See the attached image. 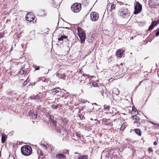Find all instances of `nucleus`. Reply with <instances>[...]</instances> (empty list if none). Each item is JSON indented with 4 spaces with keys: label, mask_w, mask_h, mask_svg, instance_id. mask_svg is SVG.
<instances>
[{
    "label": "nucleus",
    "mask_w": 159,
    "mask_h": 159,
    "mask_svg": "<svg viewBox=\"0 0 159 159\" xmlns=\"http://www.w3.org/2000/svg\"><path fill=\"white\" fill-rule=\"evenodd\" d=\"M148 151L149 152H152L153 151V150L152 149V148H148Z\"/></svg>",
    "instance_id": "28"
},
{
    "label": "nucleus",
    "mask_w": 159,
    "mask_h": 159,
    "mask_svg": "<svg viewBox=\"0 0 159 159\" xmlns=\"http://www.w3.org/2000/svg\"><path fill=\"white\" fill-rule=\"evenodd\" d=\"M123 53V51L122 50L119 49L116 52V55L118 57H121Z\"/></svg>",
    "instance_id": "8"
},
{
    "label": "nucleus",
    "mask_w": 159,
    "mask_h": 159,
    "mask_svg": "<svg viewBox=\"0 0 159 159\" xmlns=\"http://www.w3.org/2000/svg\"><path fill=\"white\" fill-rule=\"evenodd\" d=\"M153 144L155 145H156L157 144V143L156 141H154Z\"/></svg>",
    "instance_id": "38"
},
{
    "label": "nucleus",
    "mask_w": 159,
    "mask_h": 159,
    "mask_svg": "<svg viewBox=\"0 0 159 159\" xmlns=\"http://www.w3.org/2000/svg\"><path fill=\"white\" fill-rule=\"evenodd\" d=\"M126 126L125 123H123L121 126L120 129L121 130H123L125 128H126Z\"/></svg>",
    "instance_id": "22"
},
{
    "label": "nucleus",
    "mask_w": 159,
    "mask_h": 159,
    "mask_svg": "<svg viewBox=\"0 0 159 159\" xmlns=\"http://www.w3.org/2000/svg\"><path fill=\"white\" fill-rule=\"evenodd\" d=\"M39 151H40V152L41 155H42L41 153H42V151H41V150H39Z\"/></svg>",
    "instance_id": "41"
},
{
    "label": "nucleus",
    "mask_w": 159,
    "mask_h": 159,
    "mask_svg": "<svg viewBox=\"0 0 159 159\" xmlns=\"http://www.w3.org/2000/svg\"><path fill=\"white\" fill-rule=\"evenodd\" d=\"M38 97H39V96L38 95H37L35 97H32V98H33L34 99H36L38 98Z\"/></svg>",
    "instance_id": "29"
},
{
    "label": "nucleus",
    "mask_w": 159,
    "mask_h": 159,
    "mask_svg": "<svg viewBox=\"0 0 159 159\" xmlns=\"http://www.w3.org/2000/svg\"><path fill=\"white\" fill-rule=\"evenodd\" d=\"M34 66L35 68L36 67V68L35 69V70H39V68H40L39 66H37L36 65Z\"/></svg>",
    "instance_id": "27"
},
{
    "label": "nucleus",
    "mask_w": 159,
    "mask_h": 159,
    "mask_svg": "<svg viewBox=\"0 0 159 159\" xmlns=\"http://www.w3.org/2000/svg\"><path fill=\"white\" fill-rule=\"evenodd\" d=\"M56 76L57 77L59 76L60 78L64 80L65 79L66 77V75L64 74H60L59 73H57L56 74Z\"/></svg>",
    "instance_id": "10"
},
{
    "label": "nucleus",
    "mask_w": 159,
    "mask_h": 159,
    "mask_svg": "<svg viewBox=\"0 0 159 159\" xmlns=\"http://www.w3.org/2000/svg\"><path fill=\"white\" fill-rule=\"evenodd\" d=\"M28 115L29 116L33 119L36 118L37 116V114H36L33 113L31 111L29 112Z\"/></svg>",
    "instance_id": "11"
},
{
    "label": "nucleus",
    "mask_w": 159,
    "mask_h": 159,
    "mask_svg": "<svg viewBox=\"0 0 159 159\" xmlns=\"http://www.w3.org/2000/svg\"><path fill=\"white\" fill-rule=\"evenodd\" d=\"M132 110H133V111H132L131 112V114H133V113L132 112L133 111H134V112H136V111L137 110H136V109H135V108L134 109L133 108V107L132 108Z\"/></svg>",
    "instance_id": "31"
},
{
    "label": "nucleus",
    "mask_w": 159,
    "mask_h": 159,
    "mask_svg": "<svg viewBox=\"0 0 159 159\" xmlns=\"http://www.w3.org/2000/svg\"><path fill=\"white\" fill-rule=\"evenodd\" d=\"M151 123L154 125H157V124H155L154 122H150Z\"/></svg>",
    "instance_id": "39"
},
{
    "label": "nucleus",
    "mask_w": 159,
    "mask_h": 159,
    "mask_svg": "<svg viewBox=\"0 0 159 159\" xmlns=\"http://www.w3.org/2000/svg\"><path fill=\"white\" fill-rule=\"evenodd\" d=\"M65 28H66V29H70V28H69V27H66Z\"/></svg>",
    "instance_id": "43"
},
{
    "label": "nucleus",
    "mask_w": 159,
    "mask_h": 159,
    "mask_svg": "<svg viewBox=\"0 0 159 159\" xmlns=\"http://www.w3.org/2000/svg\"><path fill=\"white\" fill-rule=\"evenodd\" d=\"M84 75H83V76H84Z\"/></svg>",
    "instance_id": "46"
},
{
    "label": "nucleus",
    "mask_w": 159,
    "mask_h": 159,
    "mask_svg": "<svg viewBox=\"0 0 159 159\" xmlns=\"http://www.w3.org/2000/svg\"><path fill=\"white\" fill-rule=\"evenodd\" d=\"M55 129L57 130V132H60V131L58 128H57V127H55Z\"/></svg>",
    "instance_id": "33"
},
{
    "label": "nucleus",
    "mask_w": 159,
    "mask_h": 159,
    "mask_svg": "<svg viewBox=\"0 0 159 159\" xmlns=\"http://www.w3.org/2000/svg\"><path fill=\"white\" fill-rule=\"evenodd\" d=\"M56 158L57 159H64L65 156L61 153H59L56 155Z\"/></svg>",
    "instance_id": "9"
},
{
    "label": "nucleus",
    "mask_w": 159,
    "mask_h": 159,
    "mask_svg": "<svg viewBox=\"0 0 159 159\" xmlns=\"http://www.w3.org/2000/svg\"><path fill=\"white\" fill-rule=\"evenodd\" d=\"M155 22V26H157L158 24H159V19L157 21H154Z\"/></svg>",
    "instance_id": "25"
},
{
    "label": "nucleus",
    "mask_w": 159,
    "mask_h": 159,
    "mask_svg": "<svg viewBox=\"0 0 159 159\" xmlns=\"http://www.w3.org/2000/svg\"><path fill=\"white\" fill-rule=\"evenodd\" d=\"M116 5L115 4H112L111 7V9L110 10V11L112 10L113 9H114L115 8Z\"/></svg>",
    "instance_id": "24"
},
{
    "label": "nucleus",
    "mask_w": 159,
    "mask_h": 159,
    "mask_svg": "<svg viewBox=\"0 0 159 159\" xmlns=\"http://www.w3.org/2000/svg\"><path fill=\"white\" fill-rule=\"evenodd\" d=\"M6 136L5 135L2 134V141L3 143H5L6 141Z\"/></svg>",
    "instance_id": "19"
},
{
    "label": "nucleus",
    "mask_w": 159,
    "mask_h": 159,
    "mask_svg": "<svg viewBox=\"0 0 159 159\" xmlns=\"http://www.w3.org/2000/svg\"><path fill=\"white\" fill-rule=\"evenodd\" d=\"M77 30L79 34V36L81 40V43H83L85 40L86 36L82 30L80 28L78 27Z\"/></svg>",
    "instance_id": "3"
},
{
    "label": "nucleus",
    "mask_w": 159,
    "mask_h": 159,
    "mask_svg": "<svg viewBox=\"0 0 159 159\" xmlns=\"http://www.w3.org/2000/svg\"><path fill=\"white\" fill-rule=\"evenodd\" d=\"M88 156L87 155H84L80 156L78 158V159H88Z\"/></svg>",
    "instance_id": "18"
},
{
    "label": "nucleus",
    "mask_w": 159,
    "mask_h": 159,
    "mask_svg": "<svg viewBox=\"0 0 159 159\" xmlns=\"http://www.w3.org/2000/svg\"><path fill=\"white\" fill-rule=\"evenodd\" d=\"M135 131L137 134L138 135L141 136V131L140 129H135Z\"/></svg>",
    "instance_id": "16"
},
{
    "label": "nucleus",
    "mask_w": 159,
    "mask_h": 159,
    "mask_svg": "<svg viewBox=\"0 0 159 159\" xmlns=\"http://www.w3.org/2000/svg\"><path fill=\"white\" fill-rule=\"evenodd\" d=\"M44 147H46H46H47V146H46L45 145V144H44Z\"/></svg>",
    "instance_id": "42"
},
{
    "label": "nucleus",
    "mask_w": 159,
    "mask_h": 159,
    "mask_svg": "<svg viewBox=\"0 0 159 159\" xmlns=\"http://www.w3.org/2000/svg\"><path fill=\"white\" fill-rule=\"evenodd\" d=\"M155 21H152V22L151 24V25H150V26H149V27L148 28V30L151 31L154 28V27L155 26Z\"/></svg>",
    "instance_id": "14"
},
{
    "label": "nucleus",
    "mask_w": 159,
    "mask_h": 159,
    "mask_svg": "<svg viewBox=\"0 0 159 159\" xmlns=\"http://www.w3.org/2000/svg\"><path fill=\"white\" fill-rule=\"evenodd\" d=\"M110 108V107L109 106H107L106 105L104 106V109L105 110L108 111L109 110Z\"/></svg>",
    "instance_id": "23"
},
{
    "label": "nucleus",
    "mask_w": 159,
    "mask_h": 159,
    "mask_svg": "<svg viewBox=\"0 0 159 159\" xmlns=\"http://www.w3.org/2000/svg\"><path fill=\"white\" fill-rule=\"evenodd\" d=\"M67 39V36L65 35H61L58 38V40L61 43H63V42Z\"/></svg>",
    "instance_id": "7"
},
{
    "label": "nucleus",
    "mask_w": 159,
    "mask_h": 159,
    "mask_svg": "<svg viewBox=\"0 0 159 159\" xmlns=\"http://www.w3.org/2000/svg\"><path fill=\"white\" fill-rule=\"evenodd\" d=\"M128 9L126 8H122L120 12V15L123 17L125 18L129 16Z\"/></svg>",
    "instance_id": "5"
},
{
    "label": "nucleus",
    "mask_w": 159,
    "mask_h": 159,
    "mask_svg": "<svg viewBox=\"0 0 159 159\" xmlns=\"http://www.w3.org/2000/svg\"><path fill=\"white\" fill-rule=\"evenodd\" d=\"M61 90L59 88H55L53 89L52 93H58L60 92Z\"/></svg>",
    "instance_id": "20"
},
{
    "label": "nucleus",
    "mask_w": 159,
    "mask_h": 159,
    "mask_svg": "<svg viewBox=\"0 0 159 159\" xmlns=\"http://www.w3.org/2000/svg\"><path fill=\"white\" fill-rule=\"evenodd\" d=\"M92 85L94 87H96L97 86V84L96 83H93Z\"/></svg>",
    "instance_id": "30"
},
{
    "label": "nucleus",
    "mask_w": 159,
    "mask_h": 159,
    "mask_svg": "<svg viewBox=\"0 0 159 159\" xmlns=\"http://www.w3.org/2000/svg\"><path fill=\"white\" fill-rule=\"evenodd\" d=\"M142 10V5L138 2L135 4L134 14H137L139 13Z\"/></svg>",
    "instance_id": "4"
},
{
    "label": "nucleus",
    "mask_w": 159,
    "mask_h": 159,
    "mask_svg": "<svg viewBox=\"0 0 159 159\" xmlns=\"http://www.w3.org/2000/svg\"><path fill=\"white\" fill-rule=\"evenodd\" d=\"M149 5L151 7H153L156 6V3L153 0H149Z\"/></svg>",
    "instance_id": "12"
},
{
    "label": "nucleus",
    "mask_w": 159,
    "mask_h": 159,
    "mask_svg": "<svg viewBox=\"0 0 159 159\" xmlns=\"http://www.w3.org/2000/svg\"><path fill=\"white\" fill-rule=\"evenodd\" d=\"M133 120H135V122H138L139 120V117L136 115H133L132 116Z\"/></svg>",
    "instance_id": "15"
},
{
    "label": "nucleus",
    "mask_w": 159,
    "mask_h": 159,
    "mask_svg": "<svg viewBox=\"0 0 159 159\" xmlns=\"http://www.w3.org/2000/svg\"><path fill=\"white\" fill-rule=\"evenodd\" d=\"M24 69L25 68L24 67L22 68L19 72V74L21 75L23 74L25 72Z\"/></svg>",
    "instance_id": "21"
},
{
    "label": "nucleus",
    "mask_w": 159,
    "mask_h": 159,
    "mask_svg": "<svg viewBox=\"0 0 159 159\" xmlns=\"http://www.w3.org/2000/svg\"><path fill=\"white\" fill-rule=\"evenodd\" d=\"M34 33H35V31H31L30 32V34H34Z\"/></svg>",
    "instance_id": "37"
},
{
    "label": "nucleus",
    "mask_w": 159,
    "mask_h": 159,
    "mask_svg": "<svg viewBox=\"0 0 159 159\" xmlns=\"http://www.w3.org/2000/svg\"><path fill=\"white\" fill-rule=\"evenodd\" d=\"M113 93L116 95H117L119 93V91L117 89H113Z\"/></svg>",
    "instance_id": "17"
},
{
    "label": "nucleus",
    "mask_w": 159,
    "mask_h": 159,
    "mask_svg": "<svg viewBox=\"0 0 159 159\" xmlns=\"http://www.w3.org/2000/svg\"><path fill=\"white\" fill-rule=\"evenodd\" d=\"M91 120H93V119H92V118L91 119Z\"/></svg>",
    "instance_id": "44"
},
{
    "label": "nucleus",
    "mask_w": 159,
    "mask_h": 159,
    "mask_svg": "<svg viewBox=\"0 0 159 159\" xmlns=\"http://www.w3.org/2000/svg\"><path fill=\"white\" fill-rule=\"evenodd\" d=\"M81 8V5L80 3H75L71 6V10L74 12L77 13L79 12Z\"/></svg>",
    "instance_id": "2"
},
{
    "label": "nucleus",
    "mask_w": 159,
    "mask_h": 159,
    "mask_svg": "<svg viewBox=\"0 0 159 159\" xmlns=\"http://www.w3.org/2000/svg\"><path fill=\"white\" fill-rule=\"evenodd\" d=\"M100 93H101L102 95L103 96H104V95H103V90H102V89H101L100 91Z\"/></svg>",
    "instance_id": "34"
},
{
    "label": "nucleus",
    "mask_w": 159,
    "mask_h": 159,
    "mask_svg": "<svg viewBox=\"0 0 159 159\" xmlns=\"http://www.w3.org/2000/svg\"><path fill=\"white\" fill-rule=\"evenodd\" d=\"M157 75L159 77V70H158V72H157Z\"/></svg>",
    "instance_id": "40"
},
{
    "label": "nucleus",
    "mask_w": 159,
    "mask_h": 159,
    "mask_svg": "<svg viewBox=\"0 0 159 159\" xmlns=\"http://www.w3.org/2000/svg\"><path fill=\"white\" fill-rule=\"evenodd\" d=\"M156 35L157 36H158L159 35V31H157L156 33Z\"/></svg>",
    "instance_id": "36"
},
{
    "label": "nucleus",
    "mask_w": 159,
    "mask_h": 159,
    "mask_svg": "<svg viewBox=\"0 0 159 159\" xmlns=\"http://www.w3.org/2000/svg\"><path fill=\"white\" fill-rule=\"evenodd\" d=\"M51 122L52 123L54 126H56L57 125V122L54 120H52V121H51Z\"/></svg>",
    "instance_id": "26"
},
{
    "label": "nucleus",
    "mask_w": 159,
    "mask_h": 159,
    "mask_svg": "<svg viewBox=\"0 0 159 159\" xmlns=\"http://www.w3.org/2000/svg\"><path fill=\"white\" fill-rule=\"evenodd\" d=\"M22 154L25 156H28L30 155L32 152V149L29 145H24L21 148Z\"/></svg>",
    "instance_id": "1"
},
{
    "label": "nucleus",
    "mask_w": 159,
    "mask_h": 159,
    "mask_svg": "<svg viewBox=\"0 0 159 159\" xmlns=\"http://www.w3.org/2000/svg\"><path fill=\"white\" fill-rule=\"evenodd\" d=\"M52 106L53 107H54V109H57V106H55L54 105H52Z\"/></svg>",
    "instance_id": "35"
},
{
    "label": "nucleus",
    "mask_w": 159,
    "mask_h": 159,
    "mask_svg": "<svg viewBox=\"0 0 159 159\" xmlns=\"http://www.w3.org/2000/svg\"><path fill=\"white\" fill-rule=\"evenodd\" d=\"M90 18L92 21H96L99 18L98 14L96 12H92L90 13Z\"/></svg>",
    "instance_id": "6"
},
{
    "label": "nucleus",
    "mask_w": 159,
    "mask_h": 159,
    "mask_svg": "<svg viewBox=\"0 0 159 159\" xmlns=\"http://www.w3.org/2000/svg\"><path fill=\"white\" fill-rule=\"evenodd\" d=\"M94 104L95 105H97V104L96 103H95Z\"/></svg>",
    "instance_id": "45"
},
{
    "label": "nucleus",
    "mask_w": 159,
    "mask_h": 159,
    "mask_svg": "<svg viewBox=\"0 0 159 159\" xmlns=\"http://www.w3.org/2000/svg\"><path fill=\"white\" fill-rule=\"evenodd\" d=\"M53 117H54L53 116H50L49 119H50V121L51 122L52 121V120H53Z\"/></svg>",
    "instance_id": "32"
},
{
    "label": "nucleus",
    "mask_w": 159,
    "mask_h": 159,
    "mask_svg": "<svg viewBox=\"0 0 159 159\" xmlns=\"http://www.w3.org/2000/svg\"><path fill=\"white\" fill-rule=\"evenodd\" d=\"M30 16L29 14H27L26 16V19L27 20L29 21H31L34 20V18L33 17H31Z\"/></svg>",
    "instance_id": "13"
}]
</instances>
